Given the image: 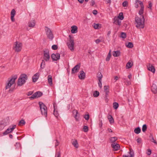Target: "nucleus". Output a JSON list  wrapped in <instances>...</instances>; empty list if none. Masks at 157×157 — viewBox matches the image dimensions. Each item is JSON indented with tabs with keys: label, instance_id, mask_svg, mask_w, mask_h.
I'll use <instances>...</instances> for the list:
<instances>
[{
	"label": "nucleus",
	"instance_id": "nucleus-1",
	"mask_svg": "<svg viewBox=\"0 0 157 157\" xmlns=\"http://www.w3.org/2000/svg\"><path fill=\"white\" fill-rule=\"evenodd\" d=\"M139 17L136 16L135 19V24L137 29H143L144 26V18L143 14Z\"/></svg>",
	"mask_w": 157,
	"mask_h": 157
},
{
	"label": "nucleus",
	"instance_id": "nucleus-2",
	"mask_svg": "<svg viewBox=\"0 0 157 157\" xmlns=\"http://www.w3.org/2000/svg\"><path fill=\"white\" fill-rule=\"evenodd\" d=\"M28 79V76L25 74H24L21 75L18 79L17 85L21 86L25 83L26 81Z\"/></svg>",
	"mask_w": 157,
	"mask_h": 157
},
{
	"label": "nucleus",
	"instance_id": "nucleus-3",
	"mask_svg": "<svg viewBox=\"0 0 157 157\" xmlns=\"http://www.w3.org/2000/svg\"><path fill=\"white\" fill-rule=\"evenodd\" d=\"M39 104L40 105L41 114L46 117L47 115V107L42 102H39Z\"/></svg>",
	"mask_w": 157,
	"mask_h": 157
},
{
	"label": "nucleus",
	"instance_id": "nucleus-4",
	"mask_svg": "<svg viewBox=\"0 0 157 157\" xmlns=\"http://www.w3.org/2000/svg\"><path fill=\"white\" fill-rule=\"evenodd\" d=\"M138 2L141 8L139 11V14L140 15H141L143 14L144 10V6L142 2L139 0H136L135 3V6L136 8H137L139 7L138 4H137Z\"/></svg>",
	"mask_w": 157,
	"mask_h": 157
},
{
	"label": "nucleus",
	"instance_id": "nucleus-5",
	"mask_svg": "<svg viewBox=\"0 0 157 157\" xmlns=\"http://www.w3.org/2000/svg\"><path fill=\"white\" fill-rule=\"evenodd\" d=\"M69 40L68 42L67 43V45L68 48L71 51H73L74 50V42L73 37H72L71 36L69 35Z\"/></svg>",
	"mask_w": 157,
	"mask_h": 157
},
{
	"label": "nucleus",
	"instance_id": "nucleus-6",
	"mask_svg": "<svg viewBox=\"0 0 157 157\" xmlns=\"http://www.w3.org/2000/svg\"><path fill=\"white\" fill-rule=\"evenodd\" d=\"M17 76L16 75L12 77L10 80H9L8 82L6 84L5 87L6 89L9 88L14 83L16 79H17Z\"/></svg>",
	"mask_w": 157,
	"mask_h": 157
},
{
	"label": "nucleus",
	"instance_id": "nucleus-7",
	"mask_svg": "<svg viewBox=\"0 0 157 157\" xmlns=\"http://www.w3.org/2000/svg\"><path fill=\"white\" fill-rule=\"evenodd\" d=\"M22 44L17 41L15 42L13 45V49L15 51L17 52H19L21 51L22 49Z\"/></svg>",
	"mask_w": 157,
	"mask_h": 157
},
{
	"label": "nucleus",
	"instance_id": "nucleus-8",
	"mask_svg": "<svg viewBox=\"0 0 157 157\" xmlns=\"http://www.w3.org/2000/svg\"><path fill=\"white\" fill-rule=\"evenodd\" d=\"M45 29L48 38L50 40H52L54 38V35L52 31L49 28L46 26L45 27Z\"/></svg>",
	"mask_w": 157,
	"mask_h": 157
},
{
	"label": "nucleus",
	"instance_id": "nucleus-9",
	"mask_svg": "<svg viewBox=\"0 0 157 157\" xmlns=\"http://www.w3.org/2000/svg\"><path fill=\"white\" fill-rule=\"evenodd\" d=\"M44 59L46 61H48L49 60L50 56L49 54V51L48 49H45L43 50Z\"/></svg>",
	"mask_w": 157,
	"mask_h": 157
},
{
	"label": "nucleus",
	"instance_id": "nucleus-10",
	"mask_svg": "<svg viewBox=\"0 0 157 157\" xmlns=\"http://www.w3.org/2000/svg\"><path fill=\"white\" fill-rule=\"evenodd\" d=\"M51 57L53 61H57L60 59V55L59 53H53L52 54Z\"/></svg>",
	"mask_w": 157,
	"mask_h": 157
},
{
	"label": "nucleus",
	"instance_id": "nucleus-11",
	"mask_svg": "<svg viewBox=\"0 0 157 157\" xmlns=\"http://www.w3.org/2000/svg\"><path fill=\"white\" fill-rule=\"evenodd\" d=\"M111 147L113 148L114 151H116L119 149L120 146L119 144L116 143H113L111 144Z\"/></svg>",
	"mask_w": 157,
	"mask_h": 157
},
{
	"label": "nucleus",
	"instance_id": "nucleus-12",
	"mask_svg": "<svg viewBox=\"0 0 157 157\" xmlns=\"http://www.w3.org/2000/svg\"><path fill=\"white\" fill-rule=\"evenodd\" d=\"M80 67V65L78 64L76 65L74 68H73L71 71V73L73 74L78 72Z\"/></svg>",
	"mask_w": 157,
	"mask_h": 157
},
{
	"label": "nucleus",
	"instance_id": "nucleus-13",
	"mask_svg": "<svg viewBox=\"0 0 157 157\" xmlns=\"http://www.w3.org/2000/svg\"><path fill=\"white\" fill-rule=\"evenodd\" d=\"M148 70L153 73H154L155 72V69L154 67L151 64H149L147 66Z\"/></svg>",
	"mask_w": 157,
	"mask_h": 157
},
{
	"label": "nucleus",
	"instance_id": "nucleus-14",
	"mask_svg": "<svg viewBox=\"0 0 157 157\" xmlns=\"http://www.w3.org/2000/svg\"><path fill=\"white\" fill-rule=\"evenodd\" d=\"M40 75L39 72H37L32 77L33 82H36L38 79Z\"/></svg>",
	"mask_w": 157,
	"mask_h": 157
},
{
	"label": "nucleus",
	"instance_id": "nucleus-15",
	"mask_svg": "<svg viewBox=\"0 0 157 157\" xmlns=\"http://www.w3.org/2000/svg\"><path fill=\"white\" fill-rule=\"evenodd\" d=\"M53 105L54 107L53 114L56 117H57L59 114L58 112L56 110V104L55 103H54Z\"/></svg>",
	"mask_w": 157,
	"mask_h": 157
},
{
	"label": "nucleus",
	"instance_id": "nucleus-16",
	"mask_svg": "<svg viewBox=\"0 0 157 157\" xmlns=\"http://www.w3.org/2000/svg\"><path fill=\"white\" fill-rule=\"evenodd\" d=\"M7 123L4 121H2L0 123V130L3 129L4 127L7 125Z\"/></svg>",
	"mask_w": 157,
	"mask_h": 157
},
{
	"label": "nucleus",
	"instance_id": "nucleus-17",
	"mask_svg": "<svg viewBox=\"0 0 157 157\" xmlns=\"http://www.w3.org/2000/svg\"><path fill=\"white\" fill-rule=\"evenodd\" d=\"M79 78L81 80L84 79L85 77V73L83 71H80V73L78 75Z\"/></svg>",
	"mask_w": 157,
	"mask_h": 157
},
{
	"label": "nucleus",
	"instance_id": "nucleus-18",
	"mask_svg": "<svg viewBox=\"0 0 157 157\" xmlns=\"http://www.w3.org/2000/svg\"><path fill=\"white\" fill-rule=\"evenodd\" d=\"M151 91L153 93L155 94L157 92V87L155 84H153L151 86Z\"/></svg>",
	"mask_w": 157,
	"mask_h": 157
},
{
	"label": "nucleus",
	"instance_id": "nucleus-19",
	"mask_svg": "<svg viewBox=\"0 0 157 157\" xmlns=\"http://www.w3.org/2000/svg\"><path fill=\"white\" fill-rule=\"evenodd\" d=\"M113 20H114V23H115V24L119 25H121V21L119 19H118V18L115 17H114Z\"/></svg>",
	"mask_w": 157,
	"mask_h": 157
},
{
	"label": "nucleus",
	"instance_id": "nucleus-20",
	"mask_svg": "<svg viewBox=\"0 0 157 157\" xmlns=\"http://www.w3.org/2000/svg\"><path fill=\"white\" fill-rule=\"evenodd\" d=\"M71 32L73 33H75L77 32V27L75 25L71 27Z\"/></svg>",
	"mask_w": 157,
	"mask_h": 157
},
{
	"label": "nucleus",
	"instance_id": "nucleus-21",
	"mask_svg": "<svg viewBox=\"0 0 157 157\" xmlns=\"http://www.w3.org/2000/svg\"><path fill=\"white\" fill-rule=\"evenodd\" d=\"M48 81L49 84L50 85H52V78L51 75H48Z\"/></svg>",
	"mask_w": 157,
	"mask_h": 157
},
{
	"label": "nucleus",
	"instance_id": "nucleus-22",
	"mask_svg": "<svg viewBox=\"0 0 157 157\" xmlns=\"http://www.w3.org/2000/svg\"><path fill=\"white\" fill-rule=\"evenodd\" d=\"M35 25V22L34 20L30 21L28 23V26L29 27H33Z\"/></svg>",
	"mask_w": 157,
	"mask_h": 157
},
{
	"label": "nucleus",
	"instance_id": "nucleus-23",
	"mask_svg": "<svg viewBox=\"0 0 157 157\" xmlns=\"http://www.w3.org/2000/svg\"><path fill=\"white\" fill-rule=\"evenodd\" d=\"M108 118L111 124H112L114 123V119L111 115H109L108 117Z\"/></svg>",
	"mask_w": 157,
	"mask_h": 157
},
{
	"label": "nucleus",
	"instance_id": "nucleus-24",
	"mask_svg": "<svg viewBox=\"0 0 157 157\" xmlns=\"http://www.w3.org/2000/svg\"><path fill=\"white\" fill-rule=\"evenodd\" d=\"M121 52L119 51H114L113 52V56L114 57H118L120 56Z\"/></svg>",
	"mask_w": 157,
	"mask_h": 157
},
{
	"label": "nucleus",
	"instance_id": "nucleus-25",
	"mask_svg": "<svg viewBox=\"0 0 157 157\" xmlns=\"http://www.w3.org/2000/svg\"><path fill=\"white\" fill-rule=\"evenodd\" d=\"M73 145L76 148H78V144L76 140H75L72 142Z\"/></svg>",
	"mask_w": 157,
	"mask_h": 157
},
{
	"label": "nucleus",
	"instance_id": "nucleus-26",
	"mask_svg": "<svg viewBox=\"0 0 157 157\" xmlns=\"http://www.w3.org/2000/svg\"><path fill=\"white\" fill-rule=\"evenodd\" d=\"M45 63L44 60H42V62L40 65V69L39 71H40L41 69H44L45 67Z\"/></svg>",
	"mask_w": 157,
	"mask_h": 157
},
{
	"label": "nucleus",
	"instance_id": "nucleus-27",
	"mask_svg": "<svg viewBox=\"0 0 157 157\" xmlns=\"http://www.w3.org/2000/svg\"><path fill=\"white\" fill-rule=\"evenodd\" d=\"M93 26L95 29H99L101 28V25L99 24L94 23Z\"/></svg>",
	"mask_w": 157,
	"mask_h": 157
},
{
	"label": "nucleus",
	"instance_id": "nucleus-28",
	"mask_svg": "<svg viewBox=\"0 0 157 157\" xmlns=\"http://www.w3.org/2000/svg\"><path fill=\"white\" fill-rule=\"evenodd\" d=\"M118 19H120V20H122L124 18V17L123 15V13L122 12L120 13L117 17Z\"/></svg>",
	"mask_w": 157,
	"mask_h": 157
},
{
	"label": "nucleus",
	"instance_id": "nucleus-29",
	"mask_svg": "<svg viewBox=\"0 0 157 157\" xmlns=\"http://www.w3.org/2000/svg\"><path fill=\"white\" fill-rule=\"evenodd\" d=\"M141 132V129L139 127H138L135 129L134 132L137 134H139Z\"/></svg>",
	"mask_w": 157,
	"mask_h": 157
},
{
	"label": "nucleus",
	"instance_id": "nucleus-30",
	"mask_svg": "<svg viewBox=\"0 0 157 157\" xmlns=\"http://www.w3.org/2000/svg\"><path fill=\"white\" fill-rule=\"evenodd\" d=\"M35 94L36 95L37 98L41 97L43 93L40 91H37L35 93Z\"/></svg>",
	"mask_w": 157,
	"mask_h": 157
},
{
	"label": "nucleus",
	"instance_id": "nucleus-31",
	"mask_svg": "<svg viewBox=\"0 0 157 157\" xmlns=\"http://www.w3.org/2000/svg\"><path fill=\"white\" fill-rule=\"evenodd\" d=\"M149 138L150 140L152 142L154 143L155 144H157V142L155 140L153 137L152 135L151 134H150V135L149 136Z\"/></svg>",
	"mask_w": 157,
	"mask_h": 157
},
{
	"label": "nucleus",
	"instance_id": "nucleus-32",
	"mask_svg": "<svg viewBox=\"0 0 157 157\" xmlns=\"http://www.w3.org/2000/svg\"><path fill=\"white\" fill-rule=\"evenodd\" d=\"M117 137H111L110 139V140L112 143H115V142L117 140Z\"/></svg>",
	"mask_w": 157,
	"mask_h": 157
},
{
	"label": "nucleus",
	"instance_id": "nucleus-33",
	"mask_svg": "<svg viewBox=\"0 0 157 157\" xmlns=\"http://www.w3.org/2000/svg\"><path fill=\"white\" fill-rule=\"evenodd\" d=\"M132 66V63L131 62H128L126 64V69H129L131 68Z\"/></svg>",
	"mask_w": 157,
	"mask_h": 157
},
{
	"label": "nucleus",
	"instance_id": "nucleus-34",
	"mask_svg": "<svg viewBox=\"0 0 157 157\" xmlns=\"http://www.w3.org/2000/svg\"><path fill=\"white\" fill-rule=\"evenodd\" d=\"M73 113H76V114L75 115V118L77 121L78 120L79 117L78 116V112L76 110H74L73 111Z\"/></svg>",
	"mask_w": 157,
	"mask_h": 157
},
{
	"label": "nucleus",
	"instance_id": "nucleus-35",
	"mask_svg": "<svg viewBox=\"0 0 157 157\" xmlns=\"http://www.w3.org/2000/svg\"><path fill=\"white\" fill-rule=\"evenodd\" d=\"M126 46L129 48H132L133 46V44L132 42H128L127 44H126Z\"/></svg>",
	"mask_w": 157,
	"mask_h": 157
},
{
	"label": "nucleus",
	"instance_id": "nucleus-36",
	"mask_svg": "<svg viewBox=\"0 0 157 157\" xmlns=\"http://www.w3.org/2000/svg\"><path fill=\"white\" fill-rule=\"evenodd\" d=\"M111 56V50H110L109 52L106 59V61H109L110 60Z\"/></svg>",
	"mask_w": 157,
	"mask_h": 157
},
{
	"label": "nucleus",
	"instance_id": "nucleus-37",
	"mask_svg": "<svg viewBox=\"0 0 157 157\" xmlns=\"http://www.w3.org/2000/svg\"><path fill=\"white\" fill-rule=\"evenodd\" d=\"M10 132H11V131H10V130L9 128H8L3 132V134L4 135H6Z\"/></svg>",
	"mask_w": 157,
	"mask_h": 157
},
{
	"label": "nucleus",
	"instance_id": "nucleus-38",
	"mask_svg": "<svg viewBox=\"0 0 157 157\" xmlns=\"http://www.w3.org/2000/svg\"><path fill=\"white\" fill-rule=\"evenodd\" d=\"M113 108L115 109H117L119 106L118 104L116 102H114L113 103Z\"/></svg>",
	"mask_w": 157,
	"mask_h": 157
},
{
	"label": "nucleus",
	"instance_id": "nucleus-39",
	"mask_svg": "<svg viewBox=\"0 0 157 157\" xmlns=\"http://www.w3.org/2000/svg\"><path fill=\"white\" fill-rule=\"evenodd\" d=\"M16 125H13L12 126H10L9 127V129L10 130V131L12 132L13 130L16 128Z\"/></svg>",
	"mask_w": 157,
	"mask_h": 157
},
{
	"label": "nucleus",
	"instance_id": "nucleus-40",
	"mask_svg": "<svg viewBox=\"0 0 157 157\" xmlns=\"http://www.w3.org/2000/svg\"><path fill=\"white\" fill-rule=\"evenodd\" d=\"M99 95V93L97 91H95L93 94V96L94 97H98Z\"/></svg>",
	"mask_w": 157,
	"mask_h": 157
},
{
	"label": "nucleus",
	"instance_id": "nucleus-41",
	"mask_svg": "<svg viewBox=\"0 0 157 157\" xmlns=\"http://www.w3.org/2000/svg\"><path fill=\"white\" fill-rule=\"evenodd\" d=\"M147 129V126L146 124H144L142 126V130L143 132H144Z\"/></svg>",
	"mask_w": 157,
	"mask_h": 157
},
{
	"label": "nucleus",
	"instance_id": "nucleus-42",
	"mask_svg": "<svg viewBox=\"0 0 157 157\" xmlns=\"http://www.w3.org/2000/svg\"><path fill=\"white\" fill-rule=\"evenodd\" d=\"M25 124V122L24 120H21V121H20L19 123V125H23Z\"/></svg>",
	"mask_w": 157,
	"mask_h": 157
},
{
	"label": "nucleus",
	"instance_id": "nucleus-43",
	"mask_svg": "<svg viewBox=\"0 0 157 157\" xmlns=\"http://www.w3.org/2000/svg\"><path fill=\"white\" fill-rule=\"evenodd\" d=\"M98 80H101V79L102 77V75H101V73H98Z\"/></svg>",
	"mask_w": 157,
	"mask_h": 157
},
{
	"label": "nucleus",
	"instance_id": "nucleus-44",
	"mask_svg": "<svg viewBox=\"0 0 157 157\" xmlns=\"http://www.w3.org/2000/svg\"><path fill=\"white\" fill-rule=\"evenodd\" d=\"M121 37L122 38H125L126 37V34L124 32L121 33Z\"/></svg>",
	"mask_w": 157,
	"mask_h": 157
},
{
	"label": "nucleus",
	"instance_id": "nucleus-45",
	"mask_svg": "<svg viewBox=\"0 0 157 157\" xmlns=\"http://www.w3.org/2000/svg\"><path fill=\"white\" fill-rule=\"evenodd\" d=\"M37 98L36 95L35 94V93L32 95L31 97H29V98L31 100H33L34 98Z\"/></svg>",
	"mask_w": 157,
	"mask_h": 157
},
{
	"label": "nucleus",
	"instance_id": "nucleus-46",
	"mask_svg": "<svg viewBox=\"0 0 157 157\" xmlns=\"http://www.w3.org/2000/svg\"><path fill=\"white\" fill-rule=\"evenodd\" d=\"M16 14V11L14 9H13L12 10L11 13V16H14Z\"/></svg>",
	"mask_w": 157,
	"mask_h": 157
},
{
	"label": "nucleus",
	"instance_id": "nucleus-47",
	"mask_svg": "<svg viewBox=\"0 0 157 157\" xmlns=\"http://www.w3.org/2000/svg\"><path fill=\"white\" fill-rule=\"evenodd\" d=\"M88 130V127L87 126L84 125L83 128V131L85 132H87Z\"/></svg>",
	"mask_w": 157,
	"mask_h": 157
},
{
	"label": "nucleus",
	"instance_id": "nucleus-48",
	"mask_svg": "<svg viewBox=\"0 0 157 157\" xmlns=\"http://www.w3.org/2000/svg\"><path fill=\"white\" fill-rule=\"evenodd\" d=\"M122 6L123 7H127L128 6V2L127 1L124 2L122 3Z\"/></svg>",
	"mask_w": 157,
	"mask_h": 157
},
{
	"label": "nucleus",
	"instance_id": "nucleus-49",
	"mask_svg": "<svg viewBox=\"0 0 157 157\" xmlns=\"http://www.w3.org/2000/svg\"><path fill=\"white\" fill-rule=\"evenodd\" d=\"M52 49L54 50H56L58 48V46L56 45H53L52 47Z\"/></svg>",
	"mask_w": 157,
	"mask_h": 157
},
{
	"label": "nucleus",
	"instance_id": "nucleus-50",
	"mask_svg": "<svg viewBox=\"0 0 157 157\" xmlns=\"http://www.w3.org/2000/svg\"><path fill=\"white\" fill-rule=\"evenodd\" d=\"M84 118L86 120H88L89 118V115L88 114H86L84 116Z\"/></svg>",
	"mask_w": 157,
	"mask_h": 157
},
{
	"label": "nucleus",
	"instance_id": "nucleus-51",
	"mask_svg": "<svg viewBox=\"0 0 157 157\" xmlns=\"http://www.w3.org/2000/svg\"><path fill=\"white\" fill-rule=\"evenodd\" d=\"M149 6L148 7V8H150V9H151V7L152 6V3L150 2H149Z\"/></svg>",
	"mask_w": 157,
	"mask_h": 157
},
{
	"label": "nucleus",
	"instance_id": "nucleus-52",
	"mask_svg": "<svg viewBox=\"0 0 157 157\" xmlns=\"http://www.w3.org/2000/svg\"><path fill=\"white\" fill-rule=\"evenodd\" d=\"M98 86L100 88H101L102 87V83L101 80L99 81Z\"/></svg>",
	"mask_w": 157,
	"mask_h": 157
},
{
	"label": "nucleus",
	"instance_id": "nucleus-53",
	"mask_svg": "<svg viewBox=\"0 0 157 157\" xmlns=\"http://www.w3.org/2000/svg\"><path fill=\"white\" fill-rule=\"evenodd\" d=\"M147 154L148 155H150L151 154V151L150 149H148L147 152Z\"/></svg>",
	"mask_w": 157,
	"mask_h": 157
},
{
	"label": "nucleus",
	"instance_id": "nucleus-54",
	"mask_svg": "<svg viewBox=\"0 0 157 157\" xmlns=\"http://www.w3.org/2000/svg\"><path fill=\"white\" fill-rule=\"evenodd\" d=\"M109 88V87L108 86H104V90H108Z\"/></svg>",
	"mask_w": 157,
	"mask_h": 157
},
{
	"label": "nucleus",
	"instance_id": "nucleus-55",
	"mask_svg": "<svg viewBox=\"0 0 157 157\" xmlns=\"http://www.w3.org/2000/svg\"><path fill=\"white\" fill-rule=\"evenodd\" d=\"M33 91H29L28 93V94H27V95L28 96H30L33 94Z\"/></svg>",
	"mask_w": 157,
	"mask_h": 157
},
{
	"label": "nucleus",
	"instance_id": "nucleus-56",
	"mask_svg": "<svg viewBox=\"0 0 157 157\" xmlns=\"http://www.w3.org/2000/svg\"><path fill=\"white\" fill-rule=\"evenodd\" d=\"M56 157H61L60 153V152H57L56 154Z\"/></svg>",
	"mask_w": 157,
	"mask_h": 157
},
{
	"label": "nucleus",
	"instance_id": "nucleus-57",
	"mask_svg": "<svg viewBox=\"0 0 157 157\" xmlns=\"http://www.w3.org/2000/svg\"><path fill=\"white\" fill-rule=\"evenodd\" d=\"M91 4H90V5L92 6H93L94 4H95V2H94V0H92L91 1Z\"/></svg>",
	"mask_w": 157,
	"mask_h": 157
},
{
	"label": "nucleus",
	"instance_id": "nucleus-58",
	"mask_svg": "<svg viewBox=\"0 0 157 157\" xmlns=\"http://www.w3.org/2000/svg\"><path fill=\"white\" fill-rule=\"evenodd\" d=\"M56 142L55 143V147H56V146H58L59 144V142L57 140H56Z\"/></svg>",
	"mask_w": 157,
	"mask_h": 157
},
{
	"label": "nucleus",
	"instance_id": "nucleus-59",
	"mask_svg": "<svg viewBox=\"0 0 157 157\" xmlns=\"http://www.w3.org/2000/svg\"><path fill=\"white\" fill-rule=\"evenodd\" d=\"M104 91L105 93L106 97L107 98V96L109 92V90H104Z\"/></svg>",
	"mask_w": 157,
	"mask_h": 157
},
{
	"label": "nucleus",
	"instance_id": "nucleus-60",
	"mask_svg": "<svg viewBox=\"0 0 157 157\" xmlns=\"http://www.w3.org/2000/svg\"><path fill=\"white\" fill-rule=\"evenodd\" d=\"M136 141L138 143H140L141 141V139L140 138H139L136 140Z\"/></svg>",
	"mask_w": 157,
	"mask_h": 157
},
{
	"label": "nucleus",
	"instance_id": "nucleus-61",
	"mask_svg": "<svg viewBox=\"0 0 157 157\" xmlns=\"http://www.w3.org/2000/svg\"><path fill=\"white\" fill-rule=\"evenodd\" d=\"M93 13L94 15H96L98 13V12L96 10H94L93 11Z\"/></svg>",
	"mask_w": 157,
	"mask_h": 157
},
{
	"label": "nucleus",
	"instance_id": "nucleus-62",
	"mask_svg": "<svg viewBox=\"0 0 157 157\" xmlns=\"http://www.w3.org/2000/svg\"><path fill=\"white\" fill-rule=\"evenodd\" d=\"M101 42V40H100L99 39H97L96 40H95V42L97 44H98V43H99Z\"/></svg>",
	"mask_w": 157,
	"mask_h": 157
},
{
	"label": "nucleus",
	"instance_id": "nucleus-63",
	"mask_svg": "<svg viewBox=\"0 0 157 157\" xmlns=\"http://www.w3.org/2000/svg\"><path fill=\"white\" fill-rule=\"evenodd\" d=\"M14 16H11V21L13 22H14L15 21V19L14 18Z\"/></svg>",
	"mask_w": 157,
	"mask_h": 157
},
{
	"label": "nucleus",
	"instance_id": "nucleus-64",
	"mask_svg": "<svg viewBox=\"0 0 157 157\" xmlns=\"http://www.w3.org/2000/svg\"><path fill=\"white\" fill-rule=\"evenodd\" d=\"M118 78H119L118 76H115L114 78V80H115L114 82H116L118 79Z\"/></svg>",
	"mask_w": 157,
	"mask_h": 157
}]
</instances>
